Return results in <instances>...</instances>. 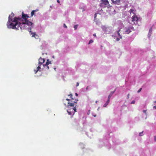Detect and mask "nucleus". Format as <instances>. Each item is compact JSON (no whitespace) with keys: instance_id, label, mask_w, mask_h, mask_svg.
Returning a JSON list of instances; mask_svg holds the SVG:
<instances>
[{"instance_id":"nucleus-11","label":"nucleus","mask_w":156,"mask_h":156,"mask_svg":"<svg viewBox=\"0 0 156 156\" xmlns=\"http://www.w3.org/2000/svg\"><path fill=\"white\" fill-rule=\"evenodd\" d=\"M37 11H38V10H33L31 12V16L32 17V16L34 15L35 12H36Z\"/></svg>"},{"instance_id":"nucleus-3","label":"nucleus","mask_w":156,"mask_h":156,"mask_svg":"<svg viewBox=\"0 0 156 156\" xmlns=\"http://www.w3.org/2000/svg\"><path fill=\"white\" fill-rule=\"evenodd\" d=\"M132 22L134 24H137L138 22L140 19V18L138 17L136 15L134 14L132 17Z\"/></svg>"},{"instance_id":"nucleus-32","label":"nucleus","mask_w":156,"mask_h":156,"mask_svg":"<svg viewBox=\"0 0 156 156\" xmlns=\"http://www.w3.org/2000/svg\"><path fill=\"white\" fill-rule=\"evenodd\" d=\"M93 35L94 36H95V37H96V34H93Z\"/></svg>"},{"instance_id":"nucleus-18","label":"nucleus","mask_w":156,"mask_h":156,"mask_svg":"<svg viewBox=\"0 0 156 156\" xmlns=\"http://www.w3.org/2000/svg\"><path fill=\"white\" fill-rule=\"evenodd\" d=\"M93 42V40H90L89 41V44L91 43H92Z\"/></svg>"},{"instance_id":"nucleus-2","label":"nucleus","mask_w":156,"mask_h":156,"mask_svg":"<svg viewBox=\"0 0 156 156\" xmlns=\"http://www.w3.org/2000/svg\"><path fill=\"white\" fill-rule=\"evenodd\" d=\"M78 101V99H74L73 98H72L70 102H68V106L74 107L75 104L77 103Z\"/></svg>"},{"instance_id":"nucleus-33","label":"nucleus","mask_w":156,"mask_h":156,"mask_svg":"<svg viewBox=\"0 0 156 156\" xmlns=\"http://www.w3.org/2000/svg\"><path fill=\"white\" fill-rule=\"evenodd\" d=\"M75 95L76 96H78V94L77 93H75Z\"/></svg>"},{"instance_id":"nucleus-20","label":"nucleus","mask_w":156,"mask_h":156,"mask_svg":"<svg viewBox=\"0 0 156 156\" xmlns=\"http://www.w3.org/2000/svg\"><path fill=\"white\" fill-rule=\"evenodd\" d=\"M67 112L68 113L69 115H72V113L71 112H69L68 110H67Z\"/></svg>"},{"instance_id":"nucleus-9","label":"nucleus","mask_w":156,"mask_h":156,"mask_svg":"<svg viewBox=\"0 0 156 156\" xmlns=\"http://www.w3.org/2000/svg\"><path fill=\"white\" fill-rule=\"evenodd\" d=\"M38 66L37 67V70H34V71L35 72V73H36L39 70V69H41L40 66H41V65L39 64H38Z\"/></svg>"},{"instance_id":"nucleus-30","label":"nucleus","mask_w":156,"mask_h":156,"mask_svg":"<svg viewBox=\"0 0 156 156\" xmlns=\"http://www.w3.org/2000/svg\"><path fill=\"white\" fill-rule=\"evenodd\" d=\"M115 91H113L112 92H111V93H110V94H112V95L113 94V93H114Z\"/></svg>"},{"instance_id":"nucleus-27","label":"nucleus","mask_w":156,"mask_h":156,"mask_svg":"<svg viewBox=\"0 0 156 156\" xmlns=\"http://www.w3.org/2000/svg\"><path fill=\"white\" fill-rule=\"evenodd\" d=\"M143 133V131H142L140 133H139V136H141V134H142V133Z\"/></svg>"},{"instance_id":"nucleus-25","label":"nucleus","mask_w":156,"mask_h":156,"mask_svg":"<svg viewBox=\"0 0 156 156\" xmlns=\"http://www.w3.org/2000/svg\"><path fill=\"white\" fill-rule=\"evenodd\" d=\"M64 27L65 28H67V26L65 24H64Z\"/></svg>"},{"instance_id":"nucleus-28","label":"nucleus","mask_w":156,"mask_h":156,"mask_svg":"<svg viewBox=\"0 0 156 156\" xmlns=\"http://www.w3.org/2000/svg\"><path fill=\"white\" fill-rule=\"evenodd\" d=\"M79 83L77 82L76 83V87L78 86L79 85Z\"/></svg>"},{"instance_id":"nucleus-4","label":"nucleus","mask_w":156,"mask_h":156,"mask_svg":"<svg viewBox=\"0 0 156 156\" xmlns=\"http://www.w3.org/2000/svg\"><path fill=\"white\" fill-rule=\"evenodd\" d=\"M109 4V2L107 0H102L101 1V6L103 7H105Z\"/></svg>"},{"instance_id":"nucleus-19","label":"nucleus","mask_w":156,"mask_h":156,"mask_svg":"<svg viewBox=\"0 0 156 156\" xmlns=\"http://www.w3.org/2000/svg\"><path fill=\"white\" fill-rule=\"evenodd\" d=\"M68 96H69L70 97V98H71V99H72V98H72V97H73V95H72V94H69V95H68Z\"/></svg>"},{"instance_id":"nucleus-6","label":"nucleus","mask_w":156,"mask_h":156,"mask_svg":"<svg viewBox=\"0 0 156 156\" xmlns=\"http://www.w3.org/2000/svg\"><path fill=\"white\" fill-rule=\"evenodd\" d=\"M49 64H51V62L49 61V59H47V62L45 64H43V66L44 67H46V68L47 69H49V66L48 65Z\"/></svg>"},{"instance_id":"nucleus-37","label":"nucleus","mask_w":156,"mask_h":156,"mask_svg":"<svg viewBox=\"0 0 156 156\" xmlns=\"http://www.w3.org/2000/svg\"><path fill=\"white\" fill-rule=\"evenodd\" d=\"M129 94H128V98H129Z\"/></svg>"},{"instance_id":"nucleus-39","label":"nucleus","mask_w":156,"mask_h":156,"mask_svg":"<svg viewBox=\"0 0 156 156\" xmlns=\"http://www.w3.org/2000/svg\"><path fill=\"white\" fill-rule=\"evenodd\" d=\"M94 117H96V115H94Z\"/></svg>"},{"instance_id":"nucleus-22","label":"nucleus","mask_w":156,"mask_h":156,"mask_svg":"<svg viewBox=\"0 0 156 156\" xmlns=\"http://www.w3.org/2000/svg\"><path fill=\"white\" fill-rule=\"evenodd\" d=\"M142 90V88H140L138 90V91H137V92L138 93H139L141 91V90Z\"/></svg>"},{"instance_id":"nucleus-7","label":"nucleus","mask_w":156,"mask_h":156,"mask_svg":"<svg viewBox=\"0 0 156 156\" xmlns=\"http://www.w3.org/2000/svg\"><path fill=\"white\" fill-rule=\"evenodd\" d=\"M45 61V60L41 58H40L39 59L38 63L39 64L41 65Z\"/></svg>"},{"instance_id":"nucleus-26","label":"nucleus","mask_w":156,"mask_h":156,"mask_svg":"<svg viewBox=\"0 0 156 156\" xmlns=\"http://www.w3.org/2000/svg\"><path fill=\"white\" fill-rule=\"evenodd\" d=\"M97 15V13L95 14H94V18H95L96 17Z\"/></svg>"},{"instance_id":"nucleus-21","label":"nucleus","mask_w":156,"mask_h":156,"mask_svg":"<svg viewBox=\"0 0 156 156\" xmlns=\"http://www.w3.org/2000/svg\"><path fill=\"white\" fill-rule=\"evenodd\" d=\"M11 15H12V16L11 17V16L10 15H9L10 16V17L11 18H12V17L13 16H14V14L12 12V14Z\"/></svg>"},{"instance_id":"nucleus-38","label":"nucleus","mask_w":156,"mask_h":156,"mask_svg":"<svg viewBox=\"0 0 156 156\" xmlns=\"http://www.w3.org/2000/svg\"><path fill=\"white\" fill-rule=\"evenodd\" d=\"M97 102H98V101H96V103H97Z\"/></svg>"},{"instance_id":"nucleus-29","label":"nucleus","mask_w":156,"mask_h":156,"mask_svg":"<svg viewBox=\"0 0 156 156\" xmlns=\"http://www.w3.org/2000/svg\"><path fill=\"white\" fill-rule=\"evenodd\" d=\"M116 41H119L120 40V39H119V38H116Z\"/></svg>"},{"instance_id":"nucleus-14","label":"nucleus","mask_w":156,"mask_h":156,"mask_svg":"<svg viewBox=\"0 0 156 156\" xmlns=\"http://www.w3.org/2000/svg\"><path fill=\"white\" fill-rule=\"evenodd\" d=\"M78 26V25H75L74 26V29H75V30H76V29L77 28Z\"/></svg>"},{"instance_id":"nucleus-16","label":"nucleus","mask_w":156,"mask_h":156,"mask_svg":"<svg viewBox=\"0 0 156 156\" xmlns=\"http://www.w3.org/2000/svg\"><path fill=\"white\" fill-rule=\"evenodd\" d=\"M134 11V10L133 9H130V10H129V12L130 13H133V12Z\"/></svg>"},{"instance_id":"nucleus-23","label":"nucleus","mask_w":156,"mask_h":156,"mask_svg":"<svg viewBox=\"0 0 156 156\" xmlns=\"http://www.w3.org/2000/svg\"><path fill=\"white\" fill-rule=\"evenodd\" d=\"M135 101L133 100V101L131 102V104H135Z\"/></svg>"},{"instance_id":"nucleus-5","label":"nucleus","mask_w":156,"mask_h":156,"mask_svg":"<svg viewBox=\"0 0 156 156\" xmlns=\"http://www.w3.org/2000/svg\"><path fill=\"white\" fill-rule=\"evenodd\" d=\"M134 28L133 27H126L125 28V33L126 34H129L131 32V29H133Z\"/></svg>"},{"instance_id":"nucleus-13","label":"nucleus","mask_w":156,"mask_h":156,"mask_svg":"<svg viewBox=\"0 0 156 156\" xmlns=\"http://www.w3.org/2000/svg\"><path fill=\"white\" fill-rule=\"evenodd\" d=\"M152 27H151L149 29V34H151V32L152 31Z\"/></svg>"},{"instance_id":"nucleus-10","label":"nucleus","mask_w":156,"mask_h":156,"mask_svg":"<svg viewBox=\"0 0 156 156\" xmlns=\"http://www.w3.org/2000/svg\"><path fill=\"white\" fill-rule=\"evenodd\" d=\"M109 101H110V100H107V101H106V102L104 105V107H106V106L108 105V104L109 103Z\"/></svg>"},{"instance_id":"nucleus-31","label":"nucleus","mask_w":156,"mask_h":156,"mask_svg":"<svg viewBox=\"0 0 156 156\" xmlns=\"http://www.w3.org/2000/svg\"><path fill=\"white\" fill-rule=\"evenodd\" d=\"M146 111L145 110H143V112H144V113H146Z\"/></svg>"},{"instance_id":"nucleus-12","label":"nucleus","mask_w":156,"mask_h":156,"mask_svg":"<svg viewBox=\"0 0 156 156\" xmlns=\"http://www.w3.org/2000/svg\"><path fill=\"white\" fill-rule=\"evenodd\" d=\"M120 30V29H119V30L117 31V33L118 36L120 37V39H122V37L121 36V35L119 33Z\"/></svg>"},{"instance_id":"nucleus-35","label":"nucleus","mask_w":156,"mask_h":156,"mask_svg":"<svg viewBox=\"0 0 156 156\" xmlns=\"http://www.w3.org/2000/svg\"><path fill=\"white\" fill-rule=\"evenodd\" d=\"M154 140L155 141H156V136H154Z\"/></svg>"},{"instance_id":"nucleus-34","label":"nucleus","mask_w":156,"mask_h":156,"mask_svg":"<svg viewBox=\"0 0 156 156\" xmlns=\"http://www.w3.org/2000/svg\"><path fill=\"white\" fill-rule=\"evenodd\" d=\"M57 2L58 3H60V1H59V0H57Z\"/></svg>"},{"instance_id":"nucleus-17","label":"nucleus","mask_w":156,"mask_h":156,"mask_svg":"<svg viewBox=\"0 0 156 156\" xmlns=\"http://www.w3.org/2000/svg\"><path fill=\"white\" fill-rule=\"evenodd\" d=\"M73 109L74 110V111L75 112H76V107H74L73 108Z\"/></svg>"},{"instance_id":"nucleus-15","label":"nucleus","mask_w":156,"mask_h":156,"mask_svg":"<svg viewBox=\"0 0 156 156\" xmlns=\"http://www.w3.org/2000/svg\"><path fill=\"white\" fill-rule=\"evenodd\" d=\"M112 96V94H110L108 96V100H110V98H111Z\"/></svg>"},{"instance_id":"nucleus-24","label":"nucleus","mask_w":156,"mask_h":156,"mask_svg":"<svg viewBox=\"0 0 156 156\" xmlns=\"http://www.w3.org/2000/svg\"><path fill=\"white\" fill-rule=\"evenodd\" d=\"M66 100L68 101H69L68 102H70V101H71L70 99H66Z\"/></svg>"},{"instance_id":"nucleus-1","label":"nucleus","mask_w":156,"mask_h":156,"mask_svg":"<svg viewBox=\"0 0 156 156\" xmlns=\"http://www.w3.org/2000/svg\"><path fill=\"white\" fill-rule=\"evenodd\" d=\"M29 16L27 14L22 13V18L15 17L13 20L9 16L7 26L8 28L19 30L20 28L21 30L27 29L29 32H31L33 23L27 19Z\"/></svg>"},{"instance_id":"nucleus-8","label":"nucleus","mask_w":156,"mask_h":156,"mask_svg":"<svg viewBox=\"0 0 156 156\" xmlns=\"http://www.w3.org/2000/svg\"><path fill=\"white\" fill-rule=\"evenodd\" d=\"M32 35V37H34L35 38H37L38 37V36L35 33H33L31 32H30Z\"/></svg>"},{"instance_id":"nucleus-36","label":"nucleus","mask_w":156,"mask_h":156,"mask_svg":"<svg viewBox=\"0 0 156 156\" xmlns=\"http://www.w3.org/2000/svg\"><path fill=\"white\" fill-rule=\"evenodd\" d=\"M153 108H155V109H156V106H154L153 107Z\"/></svg>"}]
</instances>
